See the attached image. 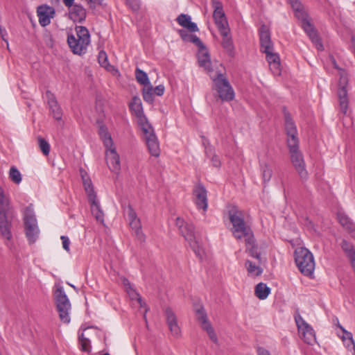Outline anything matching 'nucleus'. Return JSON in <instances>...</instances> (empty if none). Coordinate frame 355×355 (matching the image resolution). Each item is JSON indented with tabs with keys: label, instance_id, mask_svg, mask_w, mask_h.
<instances>
[{
	"label": "nucleus",
	"instance_id": "1",
	"mask_svg": "<svg viewBox=\"0 0 355 355\" xmlns=\"http://www.w3.org/2000/svg\"><path fill=\"white\" fill-rule=\"evenodd\" d=\"M228 217L232 225L231 231L233 236L236 240L248 237V242L252 241L253 232L245 221L243 211L234 206L228 211Z\"/></svg>",
	"mask_w": 355,
	"mask_h": 355
},
{
	"label": "nucleus",
	"instance_id": "2",
	"mask_svg": "<svg viewBox=\"0 0 355 355\" xmlns=\"http://www.w3.org/2000/svg\"><path fill=\"white\" fill-rule=\"evenodd\" d=\"M14 211L10 200L0 187V232L1 236L10 241L12 239L11 227Z\"/></svg>",
	"mask_w": 355,
	"mask_h": 355
},
{
	"label": "nucleus",
	"instance_id": "3",
	"mask_svg": "<svg viewBox=\"0 0 355 355\" xmlns=\"http://www.w3.org/2000/svg\"><path fill=\"white\" fill-rule=\"evenodd\" d=\"M76 37L73 34L68 35L67 43L73 53L82 55L87 53V46L90 44V34L85 26H76Z\"/></svg>",
	"mask_w": 355,
	"mask_h": 355
},
{
	"label": "nucleus",
	"instance_id": "4",
	"mask_svg": "<svg viewBox=\"0 0 355 355\" xmlns=\"http://www.w3.org/2000/svg\"><path fill=\"white\" fill-rule=\"evenodd\" d=\"M24 232L29 244L35 243L39 237L40 230L33 205L27 206L24 211Z\"/></svg>",
	"mask_w": 355,
	"mask_h": 355
},
{
	"label": "nucleus",
	"instance_id": "5",
	"mask_svg": "<svg viewBox=\"0 0 355 355\" xmlns=\"http://www.w3.org/2000/svg\"><path fill=\"white\" fill-rule=\"evenodd\" d=\"M295 261L302 274L311 276L315 269L313 254L305 248H298L295 250Z\"/></svg>",
	"mask_w": 355,
	"mask_h": 355
},
{
	"label": "nucleus",
	"instance_id": "6",
	"mask_svg": "<svg viewBox=\"0 0 355 355\" xmlns=\"http://www.w3.org/2000/svg\"><path fill=\"white\" fill-rule=\"evenodd\" d=\"M210 76L219 98L223 101H232L234 98L235 93L228 80L220 72H217L214 76Z\"/></svg>",
	"mask_w": 355,
	"mask_h": 355
},
{
	"label": "nucleus",
	"instance_id": "7",
	"mask_svg": "<svg viewBox=\"0 0 355 355\" xmlns=\"http://www.w3.org/2000/svg\"><path fill=\"white\" fill-rule=\"evenodd\" d=\"M291 154V161L300 178L302 180H306L309 178L306 169L305 162L302 153L299 149V143L287 144Z\"/></svg>",
	"mask_w": 355,
	"mask_h": 355
},
{
	"label": "nucleus",
	"instance_id": "8",
	"mask_svg": "<svg viewBox=\"0 0 355 355\" xmlns=\"http://www.w3.org/2000/svg\"><path fill=\"white\" fill-rule=\"evenodd\" d=\"M55 301L60 320L64 323L69 324L71 320L69 316L71 303L62 287L56 289Z\"/></svg>",
	"mask_w": 355,
	"mask_h": 355
},
{
	"label": "nucleus",
	"instance_id": "9",
	"mask_svg": "<svg viewBox=\"0 0 355 355\" xmlns=\"http://www.w3.org/2000/svg\"><path fill=\"white\" fill-rule=\"evenodd\" d=\"M347 78L341 76L338 83L337 96L339 111L343 116H349L351 113L349 106L348 90L347 89Z\"/></svg>",
	"mask_w": 355,
	"mask_h": 355
},
{
	"label": "nucleus",
	"instance_id": "10",
	"mask_svg": "<svg viewBox=\"0 0 355 355\" xmlns=\"http://www.w3.org/2000/svg\"><path fill=\"white\" fill-rule=\"evenodd\" d=\"M294 319L299 334L301 335L304 341L309 345H312L315 340V335L313 329L303 319L298 310L295 313Z\"/></svg>",
	"mask_w": 355,
	"mask_h": 355
},
{
	"label": "nucleus",
	"instance_id": "11",
	"mask_svg": "<svg viewBox=\"0 0 355 355\" xmlns=\"http://www.w3.org/2000/svg\"><path fill=\"white\" fill-rule=\"evenodd\" d=\"M282 111L284 118L285 131L287 135V144L299 143L297 130L295 121L286 107H283Z\"/></svg>",
	"mask_w": 355,
	"mask_h": 355
},
{
	"label": "nucleus",
	"instance_id": "12",
	"mask_svg": "<svg viewBox=\"0 0 355 355\" xmlns=\"http://www.w3.org/2000/svg\"><path fill=\"white\" fill-rule=\"evenodd\" d=\"M297 18L300 21L301 26L304 32L307 34L311 41L315 44V45L318 46V49H320V48H322L323 45L318 35V32L309 19L308 14L304 12L303 13L302 17Z\"/></svg>",
	"mask_w": 355,
	"mask_h": 355
},
{
	"label": "nucleus",
	"instance_id": "13",
	"mask_svg": "<svg viewBox=\"0 0 355 355\" xmlns=\"http://www.w3.org/2000/svg\"><path fill=\"white\" fill-rule=\"evenodd\" d=\"M176 225L178 227L181 235L189 243L197 239L195 233V227L192 223H186L182 218H176Z\"/></svg>",
	"mask_w": 355,
	"mask_h": 355
},
{
	"label": "nucleus",
	"instance_id": "14",
	"mask_svg": "<svg viewBox=\"0 0 355 355\" xmlns=\"http://www.w3.org/2000/svg\"><path fill=\"white\" fill-rule=\"evenodd\" d=\"M193 196L195 197V204L197 207L200 209H202L204 211H206L208 207L207 202V191L201 183L193 189Z\"/></svg>",
	"mask_w": 355,
	"mask_h": 355
},
{
	"label": "nucleus",
	"instance_id": "15",
	"mask_svg": "<svg viewBox=\"0 0 355 355\" xmlns=\"http://www.w3.org/2000/svg\"><path fill=\"white\" fill-rule=\"evenodd\" d=\"M106 148V161L109 168L115 173H118L121 169L120 157L116 151V148L112 146Z\"/></svg>",
	"mask_w": 355,
	"mask_h": 355
},
{
	"label": "nucleus",
	"instance_id": "16",
	"mask_svg": "<svg viewBox=\"0 0 355 355\" xmlns=\"http://www.w3.org/2000/svg\"><path fill=\"white\" fill-rule=\"evenodd\" d=\"M166 323L168 329L172 335L176 338L180 336L181 331L178 323V318L174 311L170 308L167 307L164 311Z\"/></svg>",
	"mask_w": 355,
	"mask_h": 355
},
{
	"label": "nucleus",
	"instance_id": "17",
	"mask_svg": "<svg viewBox=\"0 0 355 355\" xmlns=\"http://www.w3.org/2000/svg\"><path fill=\"white\" fill-rule=\"evenodd\" d=\"M37 13L40 24L44 27L51 23V19L53 17L55 10L49 6L42 5L37 7Z\"/></svg>",
	"mask_w": 355,
	"mask_h": 355
},
{
	"label": "nucleus",
	"instance_id": "18",
	"mask_svg": "<svg viewBox=\"0 0 355 355\" xmlns=\"http://www.w3.org/2000/svg\"><path fill=\"white\" fill-rule=\"evenodd\" d=\"M263 53H266V60L272 73L275 76H279L281 74V64L278 53H273V50L263 51Z\"/></svg>",
	"mask_w": 355,
	"mask_h": 355
},
{
	"label": "nucleus",
	"instance_id": "19",
	"mask_svg": "<svg viewBox=\"0 0 355 355\" xmlns=\"http://www.w3.org/2000/svg\"><path fill=\"white\" fill-rule=\"evenodd\" d=\"M259 34L261 51L273 50V44L268 27L263 24L259 28Z\"/></svg>",
	"mask_w": 355,
	"mask_h": 355
},
{
	"label": "nucleus",
	"instance_id": "20",
	"mask_svg": "<svg viewBox=\"0 0 355 355\" xmlns=\"http://www.w3.org/2000/svg\"><path fill=\"white\" fill-rule=\"evenodd\" d=\"M197 56L199 66L205 68V69L207 70L209 72L212 71L209 51L204 44H202V47H198Z\"/></svg>",
	"mask_w": 355,
	"mask_h": 355
},
{
	"label": "nucleus",
	"instance_id": "21",
	"mask_svg": "<svg viewBox=\"0 0 355 355\" xmlns=\"http://www.w3.org/2000/svg\"><path fill=\"white\" fill-rule=\"evenodd\" d=\"M46 95L48 98V105L52 112L53 118L57 121L61 120L62 116V110L58 105L55 96L49 91L46 92Z\"/></svg>",
	"mask_w": 355,
	"mask_h": 355
},
{
	"label": "nucleus",
	"instance_id": "22",
	"mask_svg": "<svg viewBox=\"0 0 355 355\" xmlns=\"http://www.w3.org/2000/svg\"><path fill=\"white\" fill-rule=\"evenodd\" d=\"M69 18L74 22L81 23L85 20L86 18V10L85 9L79 4H74L71 7H69Z\"/></svg>",
	"mask_w": 355,
	"mask_h": 355
},
{
	"label": "nucleus",
	"instance_id": "23",
	"mask_svg": "<svg viewBox=\"0 0 355 355\" xmlns=\"http://www.w3.org/2000/svg\"><path fill=\"white\" fill-rule=\"evenodd\" d=\"M145 140L150 155L156 157H159L160 154V149L155 134L150 133V135L145 137Z\"/></svg>",
	"mask_w": 355,
	"mask_h": 355
},
{
	"label": "nucleus",
	"instance_id": "24",
	"mask_svg": "<svg viewBox=\"0 0 355 355\" xmlns=\"http://www.w3.org/2000/svg\"><path fill=\"white\" fill-rule=\"evenodd\" d=\"M177 22L181 26L187 28L191 33H196L199 31L197 24L191 21V17L187 14H180L176 19Z\"/></svg>",
	"mask_w": 355,
	"mask_h": 355
},
{
	"label": "nucleus",
	"instance_id": "25",
	"mask_svg": "<svg viewBox=\"0 0 355 355\" xmlns=\"http://www.w3.org/2000/svg\"><path fill=\"white\" fill-rule=\"evenodd\" d=\"M129 109L132 114L139 118H143L145 115L144 113L142 103L140 98L137 96L132 97V101L129 103Z\"/></svg>",
	"mask_w": 355,
	"mask_h": 355
},
{
	"label": "nucleus",
	"instance_id": "26",
	"mask_svg": "<svg viewBox=\"0 0 355 355\" xmlns=\"http://www.w3.org/2000/svg\"><path fill=\"white\" fill-rule=\"evenodd\" d=\"M245 243L247 247V250L250 257L257 259L259 261H261V252L259 250L258 245L256 243V239L252 234V241L248 242V237L244 238Z\"/></svg>",
	"mask_w": 355,
	"mask_h": 355
},
{
	"label": "nucleus",
	"instance_id": "27",
	"mask_svg": "<svg viewBox=\"0 0 355 355\" xmlns=\"http://www.w3.org/2000/svg\"><path fill=\"white\" fill-rule=\"evenodd\" d=\"M259 168L263 184L270 182L272 176V169L270 164L267 162L259 161Z\"/></svg>",
	"mask_w": 355,
	"mask_h": 355
},
{
	"label": "nucleus",
	"instance_id": "28",
	"mask_svg": "<svg viewBox=\"0 0 355 355\" xmlns=\"http://www.w3.org/2000/svg\"><path fill=\"white\" fill-rule=\"evenodd\" d=\"M337 218L339 221V223L345 230L349 232H355V224L344 212L338 211L337 214Z\"/></svg>",
	"mask_w": 355,
	"mask_h": 355
},
{
	"label": "nucleus",
	"instance_id": "29",
	"mask_svg": "<svg viewBox=\"0 0 355 355\" xmlns=\"http://www.w3.org/2000/svg\"><path fill=\"white\" fill-rule=\"evenodd\" d=\"M223 37L222 46L226 51L227 54L233 57L234 55V46L233 44L232 39L230 35V31H227L226 35H221Z\"/></svg>",
	"mask_w": 355,
	"mask_h": 355
},
{
	"label": "nucleus",
	"instance_id": "30",
	"mask_svg": "<svg viewBox=\"0 0 355 355\" xmlns=\"http://www.w3.org/2000/svg\"><path fill=\"white\" fill-rule=\"evenodd\" d=\"M89 202L91 206V211L92 215L95 217L97 221L103 223L104 214L101 208L100 203L97 198L94 199V202H93V200H91Z\"/></svg>",
	"mask_w": 355,
	"mask_h": 355
},
{
	"label": "nucleus",
	"instance_id": "31",
	"mask_svg": "<svg viewBox=\"0 0 355 355\" xmlns=\"http://www.w3.org/2000/svg\"><path fill=\"white\" fill-rule=\"evenodd\" d=\"M98 133L105 148H110L114 146L111 135L105 125L101 124L99 126Z\"/></svg>",
	"mask_w": 355,
	"mask_h": 355
},
{
	"label": "nucleus",
	"instance_id": "32",
	"mask_svg": "<svg viewBox=\"0 0 355 355\" xmlns=\"http://www.w3.org/2000/svg\"><path fill=\"white\" fill-rule=\"evenodd\" d=\"M255 295L259 300H265L271 292V288L263 282L259 283L255 286Z\"/></svg>",
	"mask_w": 355,
	"mask_h": 355
},
{
	"label": "nucleus",
	"instance_id": "33",
	"mask_svg": "<svg viewBox=\"0 0 355 355\" xmlns=\"http://www.w3.org/2000/svg\"><path fill=\"white\" fill-rule=\"evenodd\" d=\"M214 20L220 35H226L227 31H230L226 16L225 15L224 17H216V19H214Z\"/></svg>",
	"mask_w": 355,
	"mask_h": 355
},
{
	"label": "nucleus",
	"instance_id": "34",
	"mask_svg": "<svg viewBox=\"0 0 355 355\" xmlns=\"http://www.w3.org/2000/svg\"><path fill=\"white\" fill-rule=\"evenodd\" d=\"M83 185L85 190V192L87 194V198L89 202L91 200H93V202H94V199L97 198V196L96 192L94 191L93 184L92 183L91 180H83Z\"/></svg>",
	"mask_w": 355,
	"mask_h": 355
},
{
	"label": "nucleus",
	"instance_id": "35",
	"mask_svg": "<svg viewBox=\"0 0 355 355\" xmlns=\"http://www.w3.org/2000/svg\"><path fill=\"white\" fill-rule=\"evenodd\" d=\"M196 319L200 323L202 328L207 326V324H210L207 319V313L202 306H200L196 310Z\"/></svg>",
	"mask_w": 355,
	"mask_h": 355
},
{
	"label": "nucleus",
	"instance_id": "36",
	"mask_svg": "<svg viewBox=\"0 0 355 355\" xmlns=\"http://www.w3.org/2000/svg\"><path fill=\"white\" fill-rule=\"evenodd\" d=\"M245 266L250 275L259 276L263 272V269L261 267L257 266L250 260L245 261Z\"/></svg>",
	"mask_w": 355,
	"mask_h": 355
},
{
	"label": "nucleus",
	"instance_id": "37",
	"mask_svg": "<svg viewBox=\"0 0 355 355\" xmlns=\"http://www.w3.org/2000/svg\"><path fill=\"white\" fill-rule=\"evenodd\" d=\"M288 3L291 6L295 12L296 17H302L303 13L306 12L304 6L300 1V0H287Z\"/></svg>",
	"mask_w": 355,
	"mask_h": 355
},
{
	"label": "nucleus",
	"instance_id": "38",
	"mask_svg": "<svg viewBox=\"0 0 355 355\" xmlns=\"http://www.w3.org/2000/svg\"><path fill=\"white\" fill-rule=\"evenodd\" d=\"M211 5L214 8L213 18L224 17L225 12L223 10V3L218 0H211Z\"/></svg>",
	"mask_w": 355,
	"mask_h": 355
},
{
	"label": "nucleus",
	"instance_id": "39",
	"mask_svg": "<svg viewBox=\"0 0 355 355\" xmlns=\"http://www.w3.org/2000/svg\"><path fill=\"white\" fill-rule=\"evenodd\" d=\"M138 123L140 125L142 131L144 132L145 137L150 135V133H154L153 128L150 123L148 122L146 116L144 115L143 118H139Z\"/></svg>",
	"mask_w": 355,
	"mask_h": 355
},
{
	"label": "nucleus",
	"instance_id": "40",
	"mask_svg": "<svg viewBox=\"0 0 355 355\" xmlns=\"http://www.w3.org/2000/svg\"><path fill=\"white\" fill-rule=\"evenodd\" d=\"M135 78L137 81L142 85L147 86L150 85L147 73L139 68H137L135 70Z\"/></svg>",
	"mask_w": 355,
	"mask_h": 355
},
{
	"label": "nucleus",
	"instance_id": "41",
	"mask_svg": "<svg viewBox=\"0 0 355 355\" xmlns=\"http://www.w3.org/2000/svg\"><path fill=\"white\" fill-rule=\"evenodd\" d=\"M142 96L144 101L149 104H153L154 102L153 87L150 85H147V88H144L142 90Z\"/></svg>",
	"mask_w": 355,
	"mask_h": 355
},
{
	"label": "nucleus",
	"instance_id": "42",
	"mask_svg": "<svg viewBox=\"0 0 355 355\" xmlns=\"http://www.w3.org/2000/svg\"><path fill=\"white\" fill-rule=\"evenodd\" d=\"M9 178L14 183L19 184L21 182V175L19 171L14 166H11L9 171Z\"/></svg>",
	"mask_w": 355,
	"mask_h": 355
},
{
	"label": "nucleus",
	"instance_id": "43",
	"mask_svg": "<svg viewBox=\"0 0 355 355\" xmlns=\"http://www.w3.org/2000/svg\"><path fill=\"white\" fill-rule=\"evenodd\" d=\"M130 225L131 228L135 231V234L139 239L142 240L144 238V234L141 232L140 220L137 218L135 220H130Z\"/></svg>",
	"mask_w": 355,
	"mask_h": 355
},
{
	"label": "nucleus",
	"instance_id": "44",
	"mask_svg": "<svg viewBox=\"0 0 355 355\" xmlns=\"http://www.w3.org/2000/svg\"><path fill=\"white\" fill-rule=\"evenodd\" d=\"M205 153L207 156H211V161L214 167L219 168L220 166V160L217 155L214 154L211 146L205 148Z\"/></svg>",
	"mask_w": 355,
	"mask_h": 355
},
{
	"label": "nucleus",
	"instance_id": "45",
	"mask_svg": "<svg viewBox=\"0 0 355 355\" xmlns=\"http://www.w3.org/2000/svg\"><path fill=\"white\" fill-rule=\"evenodd\" d=\"M39 147L44 155H49L50 153V144L44 138L39 137L37 139Z\"/></svg>",
	"mask_w": 355,
	"mask_h": 355
},
{
	"label": "nucleus",
	"instance_id": "46",
	"mask_svg": "<svg viewBox=\"0 0 355 355\" xmlns=\"http://www.w3.org/2000/svg\"><path fill=\"white\" fill-rule=\"evenodd\" d=\"M189 245L191 248L192 250L200 259H202L203 257V250L200 246L198 241L197 239L189 243Z\"/></svg>",
	"mask_w": 355,
	"mask_h": 355
},
{
	"label": "nucleus",
	"instance_id": "47",
	"mask_svg": "<svg viewBox=\"0 0 355 355\" xmlns=\"http://www.w3.org/2000/svg\"><path fill=\"white\" fill-rule=\"evenodd\" d=\"M124 285L126 287L128 294L129 295L130 297L132 300H137L140 296L139 294L136 291L135 289L132 288L130 283L126 279L124 280Z\"/></svg>",
	"mask_w": 355,
	"mask_h": 355
},
{
	"label": "nucleus",
	"instance_id": "48",
	"mask_svg": "<svg viewBox=\"0 0 355 355\" xmlns=\"http://www.w3.org/2000/svg\"><path fill=\"white\" fill-rule=\"evenodd\" d=\"M341 248L347 254L348 258L351 257V254H352L353 252H355L354 246L345 240L343 241L341 243Z\"/></svg>",
	"mask_w": 355,
	"mask_h": 355
},
{
	"label": "nucleus",
	"instance_id": "49",
	"mask_svg": "<svg viewBox=\"0 0 355 355\" xmlns=\"http://www.w3.org/2000/svg\"><path fill=\"white\" fill-rule=\"evenodd\" d=\"M205 331H207L209 338L214 343H216L218 342V338L216 334H215V331L211 326V324H207V326H205L202 328Z\"/></svg>",
	"mask_w": 355,
	"mask_h": 355
},
{
	"label": "nucleus",
	"instance_id": "50",
	"mask_svg": "<svg viewBox=\"0 0 355 355\" xmlns=\"http://www.w3.org/2000/svg\"><path fill=\"white\" fill-rule=\"evenodd\" d=\"M205 331H207L209 338L214 343H216L218 342V338L216 334H215V331L211 326V324H207V326H205L202 328Z\"/></svg>",
	"mask_w": 355,
	"mask_h": 355
},
{
	"label": "nucleus",
	"instance_id": "51",
	"mask_svg": "<svg viewBox=\"0 0 355 355\" xmlns=\"http://www.w3.org/2000/svg\"><path fill=\"white\" fill-rule=\"evenodd\" d=\"M98 60L100 65L103 67H106L109 64L107 53L104 51H101L98 53Z\"/></svg>",
	"mask_w": 355,
	"mask_h": 355
},
{
	"label": "nucleus",
	"instance_id": "52",
	"mask_svg": "<svg viewBox=\"0 0 355 355\" xmlns=\"http://www.w3.org/2000/svg\"><path fill=\"white\" fill-rule=\"evenodd\" d=\"M187 42H191L194 44L198 47H202V42L201 40L196 35L189 34L187 39L186 40Z\"/></svg>",
	"mask_w": 355,
	"mask_h": 355
},
{
	"label": "nucleus",
	"instance_id": "53",
	"mask_svg": "<svg viewBox=\"0 0 355 355\" xmlns=\"http://www.w3.org/2000/svg\"><path fill=\"white\" fill-rule=\"evenodd\" d=\"M80 345V349L83 352H91V345H90V340L87 339H85V340H83L79 343Z\"/></svg>",
	"mask_w": 355,
	"mask_h": 355
},
{
	"label": "nucleus",
	"instance_id": "54",
	"mask_svg": "<svg viewBox=\"0 0 355 355\" xmlns=\"http://www.w3.org/2000/svg\"><path fill=\"white\" fill-rule=\"evenodd\" d=\"M91 9H95L96 6H103V0H85Z\"/></svg>",
	"mask_w": 355,
	"mask_h": 355
},
{
	"label": "nucleus",
	"instance_id": "55",
	"mask_svg": "<svg viewBox=\"0 0 355 355\" xmlns=\"http://www.w3.org/2000/svg\"><path fill=\"white\" fill-rule=\"evenodd\" d=\"M126 4L132 10H137L139 8V3L138 0H126Z\"/></svg>",
	"mask_w": 355,
	"mask_h": 355
},
{
	"label": "nucleus",
	"instance_id": "56",
	"mask_svg": "<svg viewBox=\"0 0 355 355\" xmlns=\"http://www.w3.org/2000/svg\"><path fill=\"white\" fill-rule=\"evenodd\" d=\"M60 239L62 240V248L67 251V252H69L70 251V248H69V245H70V241H69V239L68 236H61L60 237Z\"/></svg>",
	"mask_w": 355,
	"mask_h": 355
},
{
	"label": "nucleus",
	"instance_id": "57",
	"mask_svg": "<svg viewBox=\"0 0 355 355\" xmlns=\"http://www.w3.org/2000/svg\"><path fill=\"white\" fill-rule=\"evenodd\" d=\"M165 91V87L163 85H159L157 86L156 87L153 88V93L154 94L162 96Z\"/></svg>",
	"mask_w": 355,
	"mask_h": 355
},
{
	"label": "nucleus",
	"instance_id": "58",
	"mask_svg": "<svg viewBox=\"0 0 355 355\" xmlns=\"http://www.w3.org/2000/svg\"><path fill=\"white\" fill-rule=\"evenodd\" d=\"M128 217L129 220L137 219L136 212L131 205H128Z\"/></svg>",
	"mask_w": 355,
	"mask_h": 355
},
{
	"label": "nucleus",
	"instance_id": "59",
	"mask_svg": "<svg viewBox=\"0 0 355 355\" xmlns=\"http://www.w3.org/2000/svg\"><path fill=\"white\" fill-rule=\"evenodd\" d=\"M345 346L349 349H355V343H354V339L353 338H349L348 339H346V340H343Z\"/></svg>",
	"mask_w": 355,
	"mask_h": 355
},
{
	"label": "nucleus",
	"instance_id": "60",
	"mask_svg": "<svg viewBox=\"0 0 355 355\" xmlns=\"http://www.w3.org/2000/svg\"><path fill=\"white\" fill-rule=\"evenodd\" d=\"M339 327L343 331V336L342 339L343 340H346V339H348L349 338H353L352 334L351 332L347 331L345 330L342 326L339 325Z\"/></svg>",
	"mask_w": 355,
	"mask_h": 355
},
{
	"label": "nucleus",
	"instance_id": "61",
	"mask_svg": "<svg viewBox=\"0 0 355 355\" xmlns=\"http://www.w3.org/2000/svg\"><path fill=\"white\" fill-rule=\"evenodd\" d=\"M178 34L180 35L181 39L185 42L187 39L188 36L189 35V33H188L185 30L180 29L178 31Z\"/></svg>",
	"mask_w": 355,
	"mask_h": 355
},
{
	"label": "nucleus",
	"instance_id": "62",
	"mask_svg": "<svg viewBox=\"0 0 355 355\" xmlns=\"http://www.w3.org/2000/svg\"><path fill=\"white\" fill-rule=\"evenodd\" d=\"M0 35H1V37L2 38V40L8 43L7 31H6V28H2L1 26H0Z\"/></svg>",
	"mask_w": 355,
	"mask_h": 355
},
{
	"label": "nucleus",
	"instance_id": "63",
	"mask_svg": "<svg viewBox=\"0 0 355 355\" xmlns=\"http://www.w3.org/2000/svg\"><path fill=\"white\" fill-rule=\"evenodd\" d=\"M257 353L258 355H270V352L263 347H259L257 349Z\"/></svg>",
	"mask_w": 355,
	"mask_h": 355
},
{
	"label": "nucleus",
	"instance_id": "64",
	"mask_svg": "<svg viewBox=\"0 0 355 355\" xmlns=\"http://www.w3.org/2000/svg\"><path fill=\"white\" fill-rule=\"evenodd\" d=\"M349 259L352 264V266L355 270V252H353L352 254H351V257H349Z\"/></svg>",
	"mask_w": 355,
	"mask_h": 355
}]
</instances>
